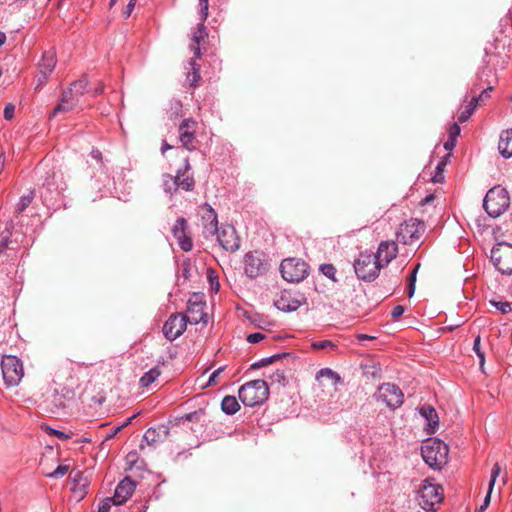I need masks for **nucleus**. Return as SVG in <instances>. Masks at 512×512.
<instances>
[{
    "label": "nucleus",
    "instance_id": "obj_1",
    "mask_svg": "<svg viewBox=\"0 0 512 512\" xmlns=\"http://www.w3.org/2000/svg\"><path fill=\"white\" fill-rule=\"evenodd\" d=\"M269 394L268 385L264 380L257 379L242 385L238 391L241 402L248 407L262 404Z\"/></svg>",
    "mask_w": 512,
    "mask_h": 512
},
{
    "label": "nucleus",
    "instance_id": "obj_2",
    "mask_svg": "<svg viewBox=\"0 0 512 512\" xmlns=\"http://www.w3.org/2000/svg\"><path fill=\"white\" fill-rule=\"evenodd\" d=\"M448 446L439 439L427 440L421 447V455L427 465L440 469L447 463Z\"/></svg>",
    "mask_w": 512,
    "mask_h": 512
},
{
    "label": "nucleus",
    "instance_id": "obj_3",
    "mask_svg": "<svg viewBox=\"0 0 512 512\" xmlns=\"http://www.w3.org/2000/svg\"><path fill=\"white\" fill-rule=\"evenodd\" d=\"M510 205L508 191L500 186L491 188L483 200V208L493 218L502 215Z\"/></svg>",
    "mask_w": 512,
    "mask_h": 512
},
{
    "label": "nucleus",
    "instance_id": "obj_4",
    "mask_svg": "<svg viewBox=\"0 0 512 512\" xmlns=\"http://www.w3.org/2000/svg\"><path fill=\"white\" fill-rule=\"evenodd\" d=\"M419 505L424 510H433L443 500V488L433 479H425L418 490Z\"/></svg>",
    "mask_w": 512,
    "mask_h": 512
},
{
    "label": "nucleus",
    "instance_id": "obj_5",
    "mask_svg": "<svg viewBox=\"0 0 512 512\" xmlns=\"http://www.w3.org/2000/svg\"><path fill=\"white\" fill-rule=\"evenodd\" d=\"M381 264L374 254L360 253L354 261V270L357 277L363 281L375 280L381 270Z\"/></svg>",
    "mask_w": 512,
    "mask_h": 512
},
{
    "label": "nucleus",
    "instance_id": "obj_6",
    "mask_svg": "<svg viewBox=\"0 0 512 512\" xmlns=\"http://www.w3.org/2000/svg\"><path fill=\"white\" fill-rule=\"evenodd\" d=\"M280 272L286 281L298 283L308 276L309 266L300 258H287L281 262Z\"/></svg>",
    "mask_w": 512,
    "mask_h": 512
},
{
    "label": "nucleus",
    "instance_id": "obj_7",
    "mask_svg": "<svg viewBox=\"0 0 512 512\" xmlns=\"http://www.w3.org/2000/svg\"><path fill=\"white\" fill-rule=\"evenodd\" d=\"M491 261L502 274H512V244L498 242L491 250Z\"/></svg>",
    "mask_w": 512,
    "mask_h": 512
},
{
    "label": "nucleus",
    "instance_id": "obj_8",
    "mask_svg": "<svg viewBox=\"0 0 512 512\" xmlns=\"http://www.w3.org/2000/svg\"><path fill=\"white\" fill-rule=\"evenodd\" d=\"M1 369L4 382L10 387L18 385L24 376L23 363L16 356H4L1 361Z\"/></svg>",
    "mask_w": 512,
    "mask_h": 512
},
{
    "label": "nucleus",
    "instance_id": "obj_9",
    "mask_svg": "<svg viewBox=\"0 0 512 512\" xmlns=\"http://www.w3.org/2000/svg\"><path fill=\"white\" fill-rule=\"evenodd\" d=\"M244 273L250 279L263 276L269 270V263L262 252L250 251L245 254L244 260Z\"/></svg>",
    "mask_w": 512,
    "mask_h": 512
},
{
    "label": "nucleus",
    "instance_id": "obj_10",
    "mask_svg": "<svg viewBox=\"0 0 512 512\" xmlns=\"http://www.w3.org/2000/svg\"><path fill=\"white\" fill-rule=\"evenodd\" d=\"M377 401H382L387 407L396 409L403 404L404 394L401 389L391 383H383L374 394Z\"/></svg>",
    "mask_w": 512,
    "mask_h": 512
},
{
    "label": "nucleus",
    "instance_id": "obj_11",
    "mask_svg": "<svg viewBox=\"0 0 512 512\" xmlns=\"http://www.w3.org/2000/svg\"><path fill=\"white\" fill-rule=\"evenodd\" d=\"M424 232V223L418 219L411 218L400 225L397 231V239L408 245L418 241Z\"/></svg>",
    "mask_w": 512,
    "mask_h": 512
},
{
    "label": "nucleus",
    "instance_id": "obj_12",
    "mask_svg": "<svg viewBox=\"0 0 512 512\" xmlns=\"http://www.w3.org/2000/svg\"><path fill=\"white\" fill-rule=\"evenodd\" d=\"M196 127L197 122L192 118L184 119L179 126V141L188 151L196 149Z\"/></svg>",
    "mask_w": 512,
    "mask_h": 512
},
{
    "label": "nucleus",
    "instance_id": "obj_13",
    "mask_svg": "<svg viewBox=\"0 0 512 512\" xmlns=\"http://www.w3.org/2000/svg\"><path fill=\"white\" fill-rule=\"evenodd\" d=\"M186 316L182 314L171 315L168 320L164 323L163 334L164 336L173 341L180 337L187 327Z\"/></svg>",
    "mask_w": 512,
    "mask_h": 512
},
{
    "label": "nucleus",
    "instance_id": "obj_14",
    "mask_svg": "<svg viewBox=\"0 0 512 512\" xmlns=\"http://www.w3.org/2000/svg\"><path fill=\"white\" fill-rule=\"evenodd\" d=\"M205 237L214 236L218 232V217L216 211L207 203L199 207Z\"/></svg>",
    "mask_w": 512,
    "mask_h": 512
},
{
    "label": "nucleus",
    "instance_id": "obj_15",
    "mask_svg": "<svg viewBox=\"0 0 512 512\" xmlns=\"http://www.w3.org/2000/svg\"><path fill=\"white\" fill-rule=\"evenodd\" d=\"M217 234V240L221 247L229 252H235L240 247V238L233 226L227 225L222 227Z\"/></svg>",
    "mask_w": 512,
    "mask_h": 512
},
{
    "label": "nucleus",
    "instance_id": "obj_16",
    "mask_svg": "<svg viewBox=\"0 0 512 512\" xmlns=\"http://www.w3.org/2000/svg\"><path fill=\"white\" fill-rule=\"evenodd\" d=\"M136 488L135 482L130 477H125L116 486L113 497L111 498L113 504L122 505L133 494Z\"/></svg>",
    "mask_w": 512,
    "mask_h": 512
},
{
    "label": "nucleus",
    "instance_id": "obj_17",
    "mask_svg": "<svg viewBox=\"0 0 512 512\" xmlns=\"http://www.w3.org/2000/svg\"><path fill=\"white\" fill-rule=\"evenodd\" d=\"M186 229L187 221L183 217H180L176 220L172 228V233L173 236L176 238L180 248L183 251L188 252L192 249L193 243L191 238L186 235Z\"/></svg>",
    "mask_w": 512,
    "mask_h": 512
},
{
    "label": "nucleus",
    "instance_id": "obj_18",
    "mask_svg": "<svg viewBox=\"0 0 512 512\" xmlns=\"http://www.w3.org/2000/svg\"><path fill=\"white\" fill-rule=\"evenodd\" d=\"M274 304L277 309L283 312H293L301 306L302 300L293 295L292 292L284 290L275 299Z\"/></svg>",
    "mask_w": 512,
    "mask_h": 512
},
{
    "label": "nucleus",
    "instance_id": "obj_19",
    "mask_svg": "<svg viewBox=\"0 0 512 512\" xmlns=\"http://www.w3.org/2000/svg\"><path fill=\"white\" fill-rule=\"evenodd\" d=\"M398 253L397 244L393 241H384L379 244L377 253L374 255L380 262L381 267L388 265Z\"/></svg>",
    "mask_w": 512,
    "mask_h": 512
},
{
    "label": "nucleus",
    "instance_id": "obj_20",
    "mask_svg": "<svg viewBox=\"0 0 512 512\" xmlns=\"http://www.w3.org/2000/svg\"><path fill=\"white\" fill-rule=\"evenodd\" d=\"M190 170L191 166L189 159L185 158L184 168L179 169L174 176L179 188L184 191H192L195 187V181L192 174L190 173Z\"/></svg>",
    "mask_w": 512,
    "mask_h": 512
},
{
    "label": "nucleus",
    "instance_id": "obj_21",
    "mask_svg": "<svg viewBox=\"0 0 512 512\" xmlns=\"http://www.w3.org/2000/svg\"><path fill=\"white\" fill-rule=\"evenodd\" d=\"M186 320L190 324H207V314L204 312V303L188 301Z\"/></svg>",
    "mask_w": 512,
    "mask_h": 512
},
{
    "label": "nucleus",
    "instance_id": "obj_22",
    "mask_svg": "<svg viewBox=\"0 0 512 512\" xmlns=\"http://www.w3.org/2000/svg\"><path fill=\"white\" fill-rule=\"evenodd\" d=\"M40 74L45 81L56 66V53L53 49L45 51L38 64Z\"/></svg>",
    "mask_w": 512,
    "mask_h": 512
},
{
    "label": "nucleus",
    "instance_id": "obj_23",
    "mask_svg": "<svg viewBox=\"0 0 512 512\" xmlns=\"http://www.w3.org/2000/svg\"><path fill=\"white\" fill-rule=\"evenodd\" d=\"M208 36L207 28L204 23H198V26L196 30L193 32L192 35V45L191 50L193 51L194 55L198 58L201 55L200 50V44L205 40V38Z\"/></svg>",
    "mask_w": 512,
    "mask_h": 512
},
{
    "label": "nucleus",
    "instance_id": "obj_24",
    "mask_svg": "<svg viewBox=\"0 0 512 512\" xmlns=\"http://www.w3.org/2000/svg\"><path fill=\"white\" fill-rule=\"evenodd\" d=\"M498 149L504 158L512 157V129L505 130L501 133Z\"/></svg>",
    "mask_w": 512,
    "mask_h": 512
},
{
    "label": "nucleus",
    "instance_id": "obj_25",
    "mask_svg": "<svg viewBox=\"0 0 512 512\" xmlns=\"http://www.w3.org/2000/svg\"><path fill=\"white\" fill-rule=\"evenodd\" d=\"M420 414L427 420L428 426L434 432L439 426V418L435 409L430 405H423L420 407Z\"/></svg>",
    "mask_w": 512,
    "mask_h": 512
},
{
    "label": "nucleus",
    "instance_id": "obj_26",
    "mask_svg": "<svg viewBox=\"0 0 512 512\" xmlns=\"http://www.w3.org/2000/svg\"><path fill=\"white\" fill-rule=\"evenodd\" d=\"M240 409V405L235 396L227 395L221 401V410L226 415H234Z\"/></svg>",
    "mask_w": 512,
    "mask_h": 512
},
{
    "label": "nucleus",
    "instance_id": "obj_27",
    "mask_svg": "<svg viewBox=\"0 0 512 512\" xmlns=\"http://www.w3.org/2000/svg\"><path fill=\"white\" fill-rule=\"evenodd\" d=\"M501 473V467L498 463H495L491 469V475H490V481H489V486H488V492L484 498V504L485 506H488L489 503H490V499H491V493H492V490L494 488V485H495V482H496V479L499 477Z\"/></svg>",
    "mask_w": 512,
    "mask_h": 512
},
{
    "label": "nucleus",
    "instance_id": "obj_28",
    "mask_svg": "<svg viewBox=\"0 0 512 512\" xmlns=\"http://www.w3.org/2000/svg\"><path fill=\"white\" fill-rule=\"evenodd\" d=\"M161 375V370L159 366H155L147 371L139 380V384L141 387H148L152 383L156 381V379Z\"/></svg>",
    "mask_w": 512,
    "mask_h": 512
},
{
    "label": "nucleus",
    "instance_id": "obj_29",
    "mask_svg": "<svg viewBox=\"0 0 512 512\" xmlns=\"http://www.w3.org/2000/svg\"><path fill=\"white\" fill-rule=\"evenodd\" d=\"M163 189L166 194L172 196L179 188L175 177L170 174L163 175Z\"/></svg>",
    "mask_w": 512,
    "mask_h": 512
},
{
    "label": "nucleus",
    "instance_id": "obj_30",
    "mask_svg": "<svg viewBox=\"0 0 512 512\" xmlns=\"http://www.w3.org/2000/svg\"><path fill=\"white\" fill-rule=\"evenodd\" d=\"M43 187L47 189L48 192L56 191L60 193L61 191L66 189V185H60L56 179V174L53 172L52 176H48L44 183Z\"/></svg>",
    "mask_w": 512,
    "mask_h": 512
},
{
    "label": "nucleus",
    "instance_id": "obj_31",
    "mask_svg": "<svg viewBox=\"0 0 512 512\" xmlns=\"http://www.w3.org/2000/svg\"><path fill=\"white\" fill-rule=\"evenodd\" d=\"M192 72L188 74V80L191 87H196L198 85V81L200 80V67L196 63L194 59L189 61Z\"/></svg>",
    "mask_w": 512,
    "mask_h": 512
},
{
    "label": "nucleus",
    "instance_id": "obj_32",
    "mask_svg": "<svg viewBox=\"0 0 512 512\" xmlns=\"http://www.w3.org/2000/svg\"><path fill=\"white\" fill-rule=\"evenodd\" d=\"M477 105H478V99H471V101L468 103V105L461 111V113L458 117V121L460 123L466 122L473 114Z\"/></svg>",
    "mask_w": 512,
    "mask_h": 512
},
{
    "label": "nucleus",
    "instance_id": "obj_33",
    "mask_svg": "<svg viewBox=\"0 0 512 512\" xmlns=\"http://www.w3.org/2000/svg\"><path fill=\"white\" fill-rule=\"evenodd\" d=\"M88 87V79L87 77L83 76L79 80L73 82L70 85L71 90L74 91L75 95L78 97H81L84 95V93L87 91Z\"/></svg>",
    "mask_w": 512,
    "mask_h": 512
},
{
    "label": "nucleus",
    "instance_id": "obj_34",
    "mask_svg": "<svg viewBox=\"0 0 512 512\" xmlns=\"http://www.w3.org/2000/svg\"><path fill=\"white\" fill-rule=\"evenodd\" d=\"M34 199V191H30L28 194L21 196L19 202L16 205V212L22 213L32 203Z\"/></svg>",
    "mask_w": 512,
    "mask_h": 512
},
{
    "label": "nucleus",
    "instance_id": "obj_35",
    "mask_svg": "<svg viewBox=\"0 0 512 512\" xmlns=\"http://www.w3.org/2000/svg\"><path fill=\"white\" fill-rule=\"evenodd\" d=\"M206 274H207V280L210 285V290L214 293H217L220 289V284H219L217 273L215 272V270L209 268V269H207Z\"/></svg>",
    "mask_w": 512,
    "mask_h": 512
},
{
    "label": "nucleus",
    "instance_id": "obj_36",
    "mask_svg": "<svg viewBox=\"0 0 512 512\" xmlns=\"http://www.w3.org/2000/svg\"><path fill=\"white\" fill-rule=\"evenodd\" d=\"M312 348L317 349V350L329 349L332 351H336L338 349V346L330 340H322V341L313 342Z\"/></svg>",
    "mask_w": 512,
    "mask_h": 512
},
{
    "label": "nucleus",
    "instance_id": "obj_37",
    "mask_svg": "<svg viewBox=\"0 0 512 512\" xmlns=\"http://www.w3.org/2000/svg\"><path fill=\"white\" fill-rule=\"evenodd\" d=\"M76 106V104H74V102H64L63 101V98L61 99V103H59L54 109L53 111L51 112V116H55L57 115L58 113L60 112H68V111H71L74 107Z\"/></svg>",
    "mask_w": 512,
    "mask_h": 512
},
{
    "label": "nucleus",
    "instance_id": "obj_38",
    "mask_svg": "<svg viewBox=\"0 0 512 512\" xmlns=\"http://www.w3.org/2000/svg\"><path fill=\"white\" fill-rule=\"evenodd\" d=\"M76 106V104H74V102H64L63 101V98L61 99V103H59L54 109L53 111L51 112V116H55L57 115L58 113L60 112H68V111H71L74 107Z\"/></svg>",
    "mask_w": 512,
    "mask_h": 512
},
{
    "label": "nucleus",
    "instance_id": "obj_39",
    "mask_svg": "<svg viewBox=\"0 0 512 512\" xmlns=\"http://www.w3.org/2000/svg\"><path fill=\"white\" fill-rule=\"evenodd\" d=\"M199 23H205L208 17L209 1L199 0Z\"/></svg>",
    "mask_w": 512,
    "mask_h": 512
},
{
    "label": "nucleus",
    "instance_id": "obj_40",
    "mask_svg": "<svg viewBox=\"0 0 512 512\" xmlns=\"http://www.w3.org/2000/svg\"><path fill=\"white\" fill-rule=\"evenodd\" d=\"M319 269L323 275L335 281L336 268L332 264L324 263Z\"/></svg>",
    "mask_w": 512,
    "mask_h": 512
},
{
    "label": "nucleus",
    "instance_id": "obj_41",
    "mask_svg": "<svg viewBox=\"0 0 512 512\" xmlns=\"http://www.w3.org/2000/svg\"><path fill=\"white\" fill-rule=\"evenodd\" d=\"M491 304L499 310L502 314H507L512 311L511 304L507 301H491Z\"/></svg>",
    "mask_w": 512,
    "mask_h": 512
},
{
    "label": "nucleus",
    "instance_id": "obj_42",
    "mask_svg": "<svg viewBox=\"0 0 512 512\" xmlns=\"http://www.w3.org/2000/svg\"><path fill=\"white\" fill-rule=\"evenodd\" d=\"M318 377H327V378H330L332 379L335 383L339 382L340 381V376L339 374H337L336 372H334L333 370L329 369V368H324V369H321L319 372H318Z\"/></svg>",
    "mask_w": 512,
    "mask_h": 512
},
{
    "label": "nucleus",
    "instance_id": "obj_43",
    "mask_svg": "<svg viewBox=\"0 0 512 512\" xmlns=\"http://www.w3.org/2000/svg\"><path fill=\"white\" fill-rule=\"evenodd\" d=\"M62 98H63V101L64 102H74V104L77 105V103L79 102V98L78 96L75 95L74 91L71 90V88L69 87L68 89H66L63 94H62Z\"/></svg>",
    "mask_w": 512,
    "mask_h": 512
},
{
    "label": "nucleus",
    "instance_id": "obj_44",
    "mask_svg": "<svg viewBox=\"0 0 512 512\" xmlns=\"http://www.w3.org/2000/svg\"><path fill=\"white\" fill-rule=\"evenodd\" d=\"M473 350L476 353V355L479 357L480 364L483 366L485 361L484 353L480 349V337H476L473 343Z\"/></svg>",
    "mask_w": 512,
    "mask_h": 512
},
{
    "label": "nucleus",
    "instance_id": "obj_45",
    "mask_svg": "<svg viewBox=\"0 0 512 512\" xmlns=\"http://www.w3.org/2000/svg\"><path fill=\"white\" fill-rule=\"evenodd\" d=\"M68 471V466L59 465L53 472L48 473L47 476L51 478H59L64 476Z\"/></svg>",
    "mask_w": 512,
    "mask_h": 512
},
{
    "label": "nucleus",
    "instance_id": "obj_46",
    "mask_svg": "<svg viewBox=\"0 0 512 512\" xmlns=\"http://www.w3.org/2000/svg\"><path fill=\"white\" fill-rule=\"evenodd\" d=\"M276 358H278V355H272L270 357L262 358L258 362L253 363L251 367L254 369H257V368L266 366V365L272 363Z\"/></svg>",
    "mask_w": 512,
    "mask_h": 512
},
{
    "label": "nucleus",
    "instance_id": "obj_47",
    "mask_svg": "<svg viewBox=\"0 0 512 512\" xmlns=\"http://www.w3.org/2000/svg\"><path fill=\"white\" fill-rule=\"evenodd\" d=\"M14 113H15V106L12 103L6 104L5 108H4V113H3L4 118L6 120H11L14 117Z\"/></svg>",
    "mask_w": 512,
    "mask_h": 512
},
{
    "label": "nucleus",
    "instance_id": "obj_48",
    "mask_svg": "<svg viewBox=\"0 0 512 512\" xmlns=\"http://www.w3.org/2000/svg\"><path fill=\"white\" fill-rule=\"evenodd\" d=\"M225 367H219L215 371H213L208 379L206 386H212L216 383V378L224 371Z\"/></svg>",
    "mask_w": 512,
    "mask_h": 512
},
{
    "label": "nucleus",
    "instance_id": "obj_49",
    "mask_svg": "<svg viewBox=\"0 0 512 512\" xmlns=\"http://www.w3.org/2000/svg\"><path fill=\"white\" fill-rule=\"evenodd\" d=\"M460 131V126L457 123H453L448 130L449 138L456 140L460 134Z\"/></svg>",
    "mask_w": 512,
    "mask_h": 512
},
{
    "label": "nucleus",
    "instance_id": "obj_50",
    "mask_svg": "<svg viewBox=\"0 0 512 512\" xmlns=\"http://www.w3.org/2000/svg\"><path fill=\"white\" fill-rule=\"evenodd\" d=\"M264 337H265L264 334H262L260 332H255V333H252V334L248 335L247 341L249 343H258L261 340H263Z\"/></svg>",
    "mask_w": 512,
    "mask_h": 512
},
{
    "label": "nucleus",
    "instance_id": "obj_51",
    "mask_svg": "<svg viewBox=\"0 0 512 512\" xmlns=\"http://www.w3.org/2000/svg\"><path fill=\"white\" fill-rule=\"evenodd\" d=\"M133 418H135V415L129 417L121 426L116 427L114 431H112V433L107 436V438L110 439L114 437L124 426L130 424Z\"/></svg>",
    "mask_w": 512,
    "mask_h": 512
},
{
    "label": "nucleus",
    "instance_id": "obj_52",
    "mask_svg": "<svg viewBox=\"0 0 512 512\" xmlns=\"http://www.w3.org/2000/svg\"><path fill=\"white\" fill-rule=\"evenodd\" d=\"M404 313V307L401 306V305H397L395 306L392 311H391V315L393 318H398L400 317L402 314Z\"/></svg>",
    "mask_w": 512,
    "mask_h": 512
},
{
    "label": "nucleus",
    "instance_id": "obj_53",
    "mask_svg": "<svg viewBox=\"0 0 512 512\" xmlns=\"http://www.w3.org/2000/svg\"><path fill=\"white\" fill-rule=\"evenodd\" d=\"M9 244V237H2L0 240V256L7 250Z\"/></svg>",
    "mask_w": 512,
    "mask_h": 512
},
{
    "label": "nucleus",
    "instance_id": "obj_54",
    "mask_svg": "<svg viewBox=\"0 0 512 512\" xmlns=\"http://www.w3.org/2000/svg\"><path fill=\"white\" fill-rule=\"evenodd\" d=\"M490 91H492V87H488L487 89L482 91V93L478 97H474L473 99H478V103L483 102L485 99L490 97Z\"/></svg>",
    "mask_w": 512,
    "mask_h": 512
},
{
    "label": "nucleus",
    "instance_id": "obj_55",
    "mask_svg": "<svg viewBox=\"0 0 512 512\" xmlns=\"http://www.w3.org/2000/svg\"><path fill=\"white\" fill-rule=\"evenodd\" d=\"M136 0H130L129 3L126 6V9L124 11L125 17H129L135 7Z\"/></svg>",
    "mask_w": 512,
    "mask_h": 512
},
{
    "label": "nucleus",
    "instance_id": "obj_56",
    "mask_svg": "<svg viewBox=\"0 0 512 512\" xmlns=\"http://www.w3.org/2000/svg\"><path fill=\"white\" fill-rule=\"evenodd\" d=\"M154 435H155V430L154 429H148L147 432L144 435V439L148 443H152V442L155 441Z\"/></svg>",
    "mask_w": 512,
    "mask_h": 512
},
{
    "label": "nucleus",
    "instance_id": "obj_57",
    "mask_svg": "<svg viewBox=\"0 0 512 512\" xmlns=\"http://www.w3.org/2000/svg\"><path fill=\"white\" fill-rule=\"evenodd\" d=\"M418 268H419V265H417L410 273L409 277H408V283H413L415 284L416 282V275H417V271H418Z\"/></svg>",
    "mask_w": 512,
    "mask_h": 512
},
{
    "label": "nucleus",
    "instance_id": "obj_58",
    "mask_svg": "<svg viewBox=\"0 0 512 512\" xmlns=\"http://www.w3.org/2000/svg\"><path fill=\"white\" fill-rule=\"evenodd\" d=\"M456 145V140L448 138V140L444 143V148L446 150H452Z\"/></svg>",
    "mask_w": 512,
    "mask_h": 512
},
{
    "label": "nucleus",
    "instance_id": "obj_59",
    "mask_svg": "<svg viewBox=\"0 0 512 512\" xmlns=\"http://www.w3.org/2000/svg\"><path fill=\"white\" fill-rule=\"evenodd\" d=\"M103 91H104V84L103 83H99V85L95 89L92 90V95L94 97H96L97 95L102 94Z\"/></svg>",
    "mask_w": 512,
    "mask_h": 512
},
{
    "label": "nucleus",
    "instance_id": "obj_60",
    "mask_svg": "<svg viewBox=\"0 0 512 512\" xmlns=\"http://www.w3.org/2000/svg\"><path fill=\"white\" fill-rule=\"evenodd\" d=\"M91 156H92V158H94L95 160H97L99 162L102 161V153L98 149H93L91 151Z\"/></svg>",
    "mask_w": 512,
    "mask_h": 512
},
{
    "label": "nucleus",
    "instance_id": "obj_61",
    "mask_svg": "<svg viewBox=\"0 0 512 512\" xmlns=\"http://www.w3.org/2000/svg\"><path fill=\"white\" fill-rule=\"evenodd\" d=\"M51 434L57 436L59 439H67L68 438V436L64 432H62L60 430H56V429H51Z\"/></svg>",
    "mask_w": 512,
    "mask_h": 512
},
{
    "label": "nucleus",
    "instance_id": "obj_62",
    "mask_svg": "<svg viewBox=\"0 0 512 512\" xmlns=\"http://www.w3.org/2000/svg\"><path fill=\"white\" fill-rule=\"evenodd\" d=\"M414 292H415V284L408 283V296L412 297L414 295Z\"/></svg>",
    "mask_w": 512,
    "mask_h": 512
},
{
    "label": "nucleus",
    "instance_id": "obj_63",
    "mask_svg": "<svg viewBox=\"0 0 512 512\" xmlns=\"http://www.w3.org/2000/svg\"><path fill=\"white\" fill-rule=\"evenodd\" d=\"M5 165V153L0 154V174L2 173Z\"/></svg>",
    "mask_w": 512,
    "mask_h": 512
},
{
    "label": "nucleus",
    "instance_id": "obj_64",
    "mask_svg": "<svg viewBox=\"0 0 512 512\" xmlns=\"http://www.w3.org/2000/svg\"><path fill=\"white\" fill-rule=\"evenodd\" d=\"M109 508L110 506L104 503L99 507L98 512H109Z\"/></svg>",
    "mask_w": 512,
    "mask_h": 512
}]
</instances>
